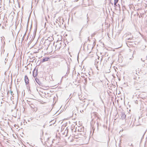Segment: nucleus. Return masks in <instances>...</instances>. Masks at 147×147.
<instances>
[{
	"mask_svg": "<svg viewBox=\"0 0 147 147\" xmlns=\"http://www.w3.org/2000/svg\"><path fill=\"white\" fill-rule=\"evenodd\" d=\"M49 59V57H47L43 59V61H48Z\"/></svg>",
	"mask_w": 147,
	"mask_h": 147,
	"instance_id": "obj_4",
	"label": "nucleus"
},
{
	"mask_svg": "<svg viewBox=\"0 0 147 147\" xmlns=\"http://www.w3.org/2000/svg\"><path fill=\"white\" fill-rule=\"evenodd\" d=\"M33 76L34 77H35L37 76V70H36V68H35L33 72Z\"/></svg>",
	"mask_w": 147,
	"mask_h": 147,
	"instance_id": "obj_2",
	"label": "nucleus"
},
{
	"mask_svg": "<svg viewBox=\"0 0 147 147\" xmlns=\"http://www.w3.org/2000/svg\"><path fill=\"white\" fill-rule=\"evenodd\" d=\"M126 118V115L124 113H122L121 114V118L122 119H125Z\"/></svg>",
	"mask_w": 147,
	"mask_h": 147,
	"instance_id": "obj_3",
	"label": "nucleus"
},
{
	"mask_svg": "<svg viewBox=\"0 0 147 147\" xmlns=\"http://www.w3.org/2000/svg\"><path fill=\"white\" fill-rule=\"evenodd\" d=\"M35 80H36V82H37V80H36V78L35 79Z\"/></svg>",
	"mask_w": 147,
	"mask_h": 147,
	"instance_id": "obj_6",
	"label": "nucleus"
},
{
	"mask_svg": "<svg viewBox=\"0 0 147 147\" xmlns=\"http://www.w3.org/2000/svg\"><path fill=\"white\" fill-rule=\"evenodd\" d=\"M119 0H114V4L116 6V4L118 2Z\"/></svg>",
	"mask_w": 147,
	"mask_h": 147,
	"instance_id": "obj_5",
	"label": "nucleus"
},
{
	"mask_svg": "<svg viewBox=\"0 0 147 147\" xmlns=\"http://www.w3.org/2000/svg\"><path fill=\"white\" fill-rule=\"evenodd\" d=\"M24 80L26 84H28L29 83V80L28 77L27 76H25Z\"/></svg>",
	"mask_w": 147,
	"mask_h": 147,
	"instance_id": "obj_1",
	"label": "nucleus"
}]
</instances>
